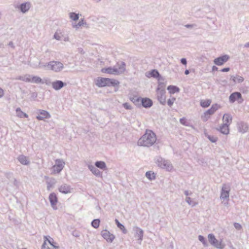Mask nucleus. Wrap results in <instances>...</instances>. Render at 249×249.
I'll return each instance as SVG.
<instances>
[{
  "label": "nucleus",
  "instance_id": "obj_15",
  "mask_svg": "<svg viewBox=\"0 0 249 249\" xmlns=\"http://www.w3.org/2000/svg\"><path fill=\"white\" fill-rule=\"evenodd\" d=\"M120 84V82L116 80L115 79L109 78H107V87H113L114 88H117V89H115V91H117L119 88V86Z\"/></svg>",
  "mask_w": 249,
  "mask_h": 249
},
{
  "label": "nucleus",
  "instance_id": "obj_60",
  "mask_svg": "<svg viewBox=\"0 0 249 249\" xmlns=\"http://www.w3.org/2000/svg\"><path fill=\"white\" fill-rule=\"evenodd\" d=\"M37 93L36 92H34L32 93L31 97L35 99L37 97Z\"/></svg>",
  "mask_w": 249,
  "mask_h": 249
},
{
  "label": "nucleus",
  "instance_id": "obj_39",
  "mask_svg": "<svg viewBox=\"0 0 249 249\" xmlns=\"http://www.w3.org/2000/svg\"><path fill=\"white\" fill-rule=\"evenodd\" d=\"M70 18L73 21H77L79 18V14L74 12H71L69 14Z\"/></svg>",
  "mask_w": 249,
  "mask_h": 249
},
{
  "label": "nucleus",
  "instance_id": "obj_3",
  "mask_svg": "<svg viewBox=\"0 0 249 249\" xmlns=\"http://www.w3.org/2000/svg\"><path fill=\"white\" fill-rule=\"evenodd\" d=\"M154 161L158 166L161 168L165 169L167 171H171L173 168V166L169 160H165L160 156L155 157Z\"/></svg>",
  "mask_w": 249,
  "mask_h": 249
},
{
  "label": "nucleus",
  "instance_id": "obj_6",
  "mask_svg": "<svg viewBox=\"0 0 249 249\" xmlns=\"http://www.w3.org/2000/svg\"><path fill=\"white\" fill-rule=\"evenodd\" d=\"M220 107V106L217 104H213L210 108L208 109L204 113V116L203 117V120L207 121L208 118L211 115L213 114Z\"/></svg>",
  "mask_w": 249,
  "mask_h": 249
},
{
  "label": "nucleus",
  "instance_id": "obj_20",
  "mask_svg": "<svg viewBox=\"0 0 249 249\" xmlns=\"http://www.w3.org/2000/svg\"><path fill=\"white\" fill-rule=\"evenodd\" d=\"M96 85L99 88L107 87V78L98 77L96 80Z\"/></svg>",
  "mask_w": 249,
  "mask_h": 249
},
{
  "label": "nucleus",
  "instance_id": "obj_40",
  "mask_svg": "<svg viewBox=\"0 0 249 249\" xmlns=\"http://www.w3.org/2000/svg\"><path fill=\"white\" fill-rule=\"evenodd\" d=\"M165 84L164 82H159L156 91H162L165 90Z\"/></svg>",
  "mask_w": 249,
  "mask_h": 249
},
{
  "label": "nucleus",
  "instance_id": "obj_61",
  "mask_svg": "<svg viewBox=\"0 0 249 249\" xmlns=\"http://www.w3.org/2000/svg\"><path fill=\"white\" fill-rule=\"evenodd\" d=\"M4 95V90L0 88V98Z\"/></svg>",
  "mask_w": 249,
  "mask_h": 249
},
{
  "label": "nucleus",
  "instance_id": "obj_43",
  "mask_svg": "<svg viewBox=\"0 0 249 249\" xmlns=\"http://www.w3.org/2000/svg\"><path fill=\"white\" fill-rule=\"evenodd\" d=\"M205 136L212 142H215L218 140V138L217 137H214L213 136L210 135L206 134H205Z\"/></svg>",
  "mask_w": 249,
  "mask_h": 249
},
{
  "label": "nucleus",
  "instance_id": "obj_35",
  "mask_svg": "<svg viewBox=\"0 0 249 249\" xmlns=\"http://www.w3.org/2000/svg\"><path fill=\"white\" fill-rule=\"evenodd\" d=\"M145 177L150 180H154L156 178V174L154 172L149 171L146 172Z\"/></svg>",
  "mask_w": 249,
  "mask_h": 249
},
{
  "label": "nucleus",
  "instance_id": "obj_59",
  "mask_svg": "<svg viewBox=\"0 0 249 249\" xmlns=\"http://www.w3.org/2000/svg\"><path fill=\"white\" fill-rule=\"evenodd\" d=\"M231 80L233 81V83L234 84L236 83V76H234L233 75H231V79H230Z\"/></svg>",
  "mask_w": 249,
  "mask_h": 249
},
{
  "label": "nucleus",
  "instance_id": "obj_47",
  "mask_svg": "<svg viewBox=\"0 0 249 249\" xmlns=\"http://www.w3.org/2000/svg\"><path fill=\"white\" fill-rule=\"evenodd\" d=\"M179 122L182 124H183L186 126L188 125V123L187 121V119L184 117L180 118L179 120Z\"/></svg>",
  "mask_w": 249,
  "mask_h": 249
},
{
  "label": "nucleus",
  "instance_id": "obj_42",
  "mask_svg": "<svg viewBox=\"0 0 249 249\" xmlns=\"http://www.w3.org/2000/svg\"><path fill=\"white\" fill-rule=\"evenodd\" d=\"M142 97H139L136 99L135 101H134V104L138 107H142V105H141V101L142 100Z\"/></svg>",
  "mask_w": 249,
  "mask_h": 249
},
{
  "label": "nucleus",
  "instance_id": "obj_28",
  "mask_svg": "<svg viewBox=\"0 0 249 249\" xmlns=\"http://www.w3.org/2000/svg\"><path fill=\"white\" fill-rule=\"evenodd\" d=\"M229 125L222 124L219 128H217V130L219 131L221 133L227 135L229 133Z\"/></svg>",
  "mask_w": 249,
  "mask_h": 249
},
{
  "label": "nucleus",
  "instance_id": "obj_4",
  "mask_svg": "<svg viewBox=\"0 0 249 249\" xmlns=\"http://www.w3.org/2000/svg\"><path fill=\"white\" fill-rule=\"evenodd\" d=\"M208 238L209 243L214 247L219 249H223L225 248V244L222 243V240L220 239L219 241L215 238L213 234H209Z\"/></svg>",
  "mask_w": 249,
  "mask_h": 249
},
{
  "label": "nucleus",
  "instance_id": "obj_9",
  "mask_svg": "<svg viewBox=\"0 0 249 249\" xmlns=\"http://www.w3.org/2000/svg\"><path fill=\"white\" fill-rule=\"evenodd\" d=\"M64 162L60 159H57L55 160V164L53 166V170L54 172L59 173L64 167Z\"/></svg>",
  "mask_w": 249,
  "mask_h": 249
},
{
  "label": "nucleus",
  "instance_id": "obj_11",
  "mask_svg": "<svg viewBox=\"0 0 249 249\" xmlns=\"http://www.w3.org/2000/svg\"><path fill=\"white\" fill-rule=\"evenodd\" d=\"M146 76L147 77H153L156 78L159 81L162 79L161 75L159 73V71L156 69L152 70L146 73Z\"/></svg>",
  "mask_w": 249,
  "mask_h": 249
},
{
  "label": "nucleus",
  "instance_id": "obj_33",
  "mask_svg": "<svg viewBox=\"0 0 249 249\" xmlns=\"http://www.w3.org/2000/svg\"><path fill=\"white\" fill-rule=\"evenodd\" d=\"M31 82L36 84H43V79L37 76L31 75Z\"/></svg>",
  "mask_w": 249,
  "mask_h": 249
},
{
  "label": "nucleus",
  "instance_id": "obj_37",
  "mask_svg": "<svg viewBox=\"0 0 249 249\" xmlns=\"http://www.w3.org/2000/svg\"><path fill=\"white\" fill-rule=\"evenodd\" d=\"M100 223V219H95L92 221L91 225L93 228L97 229L99 227Z\"/></svg>",
  "mask_w": 249,
  "mask_h": 249
},
{
  "label": "nucleus",
  "instance_id": "obj_36",
  "mask_svg": "<svg viewBox=\"0 0 249 249\" xmlns=\"http://www.w3.org/2000/svg\"><path fill=\"white\" fill-rule=\"evenodd\" d=\"M87 24V22L84 21V18H81L78 23L76 24H73L72 27L76 29L79 28L80 26Z\"/></svg>",
  "mask_w": 249,
  "mask_h": 249
},
{
  "label": "nucleus",
  "instance_id": "obj_30",
  "mask_svg": "<svg viewBox=\"0 0 249 249\" xmlns=\"http://www.w3.org/2000/svg\"><path fill=\"white\" fill-rule=\"evenodd\" d=\"M170 94H174L179 91V89L176 86L170 85L167 88Z\"/></svg>",
  "mask_w": 249,
  "mask_h": 249
},
{
  "label": "nucleus",
  "instance_id": "obj_62",
  "mask_svg": "<svg viewBox=\"0 0 249 249\" xmlns=\"http://www.w3.org/2000/svg\"><path fill=\"white\" fill-rule=\"evenodd\" d=\"M218 69V68L216 66H213L212 67V71H217Z\"/></svg>",
  "mask_w": 249,
  "mask_h": 249
},
{
  "label": "nucleus",
  "instance_id": "obj_41",
  "mask_svg": "<svg viewBox=\"0 0 249 249\" xmlns=\"http://www.w3.org/2000/svg\"><path fill=\"white\" fill-rule=\"evenodd\" d=\"M30 77H31L30 75H27L25 77L20 76L17 78V79L22 80L23 81H25L27 82H31Z\"/></svg>",
  "mask_w": 249,
  "mask_h": 249
},
{
  "label": "nucleus",
  "instance_id": "obj_52",
  "mask_svg": "<svg viewBox=\"0 0 249 249\" xmlns=\"http://www.w3.org/2000/svg\"><path fill=\"white\" fill-rule=\"evenodd\" d=\"M184 26L188 29H193L195 27H196L197 25L196 24H187L185 25Z\"/></svg>",
  "mask_w": 249,
  "mask_h": 249
},
{
  "label": "nucleus",
  "instance_id": "obj_2",
  "mask_svg": "<svg viewBox=\"0 0 249 249\" xmlns=\"http://www.w3.org/2000/svg\"><path fill=\"white\" fill-rule=\"evenodd\" d=\"M39 67H47L55 72L60 71L64 68L63 63L59 61H50L45 65L39 64Z\"/></svg>",
  "mask_w": 249,
  "mask_h": 249
},
{
  "label": "nucleus",
  "instance_id": "obj_19",
  "mask_svg": "<svg viewBox=\"0 0 249 249\" xmlns=\"http://www.w3.org/2000/svg\"><path fill=\"white\" fill-rule=\"evenodd\" d=\"M71 188L70 185L67 184L61 185L58 188V190L61 193L67 194L71 193Z\"/></svg>",
  "mask_w": 249,
  "mask_h": 249
},
{
  "label": "nucleus",
  "instance_id": "obj_57",
  "mask_svg": "<svg viewBox=\"0 0 249 249\" xmlns=\"http://www.w3.org/2000/svg\"><path fill=\"white\" fill-rule=\"evenodd\" d=\"M180 63L184 65H186L187 63V59L185 58H181L180 59Z\"/></svg>",
  "mask_w": 249,
  "mask_h": 249
},
{
  "label": "nucleus",
  "instance_id": "obj_32",
  "mask_svg": "<svg viewBox=\"0 0 249 249\" xmlns=\"http://www.w3.org/2000/svg\"><path fill=\"white\" fill-rule=\"evenodd\" d=\"M95 166L96 167L100 168L102 170H106L107 166L106 163L103 161H97L95 162Z\"/></svg>",
  "mask_w": 249,
  "mask_h": 249
},
{
  "label": "nucleus",
  "instance_id": "obj_25",
  "mask_svg": "<svg viewBox=\"0 0 249 249\" xmlns=\"http://www.w3.org/2000/svg\"><path fill=\"white\" fill-rule=\"evenodd\" d=\"M238 129L240 132L244 133L248 130L247 124L243 122H241L238 124Z\"/></svg>",
  "mask_w": 249,
  "mask_h": 249
},
{
  "label": "nucleus",
  "instance_id": "obj_44",
  "mask_svg": "<svg viewBox=\"0 0 249 249\" xmlns=\"http://www.w3.org/2000/svg\"><path fill=\"white\" fill-rule=\"evenodd\" d=\"M186 201L188 203V204L192 205L193 206H194L196 205V203L192 201L191 197H187L186 198Z\"/></svg>",
  "mask_w": 249,
  "mask_h": 249
},
{
  "label": "nucleus",
  "instance_id": "obj_17",
  "mask_svg": "<svg viewBox=\"0 0 249 249\" xmlns=\"http://www.w3.org/2000/svg\"><path fill=\"white\" fill-rule=\"evenodd\" d=\"M39 113L40 115H38L36 116V119L39 120H43L44 119H48L51 117V115L49 113L44 110H39Z\"/></svg>",
  "mask_w": 249,
  "mask_h": 249
},
{
  "label": "nucleus",
  "instance_id": "obj_16",
  "mask_svg": "<svg viewBox=\"0 0 249 249\" xmlns=\"http://www.w3.org/2000/svg\"><path fill=\"white\" fill-rule=\"evenodd\" d=\"M141 105H142V107L145 108H149L153 106V102L152 100L150 98L145 97L142 98V100L141 101Z\"/></svg>",
  "mask_w": 249,
  "mask_h": 249
},
{
  "label": "nucleus",
  "instance_id": "obj_63",
  "mask_svg": "<svg viewBox=\"0 0 249 249\" xmlns=\"http://www.w3.org/2000/svg\"><path fill=\"white\" fill-rule=\"evenodd\" d=\"M8 45L9 46H10L11 47L13 48H15V46L14 45V43H13L12 41L9 42V43H8Z\"/></svg>",
  "mask_w": 249,
  "mask_h": 249
},
{
  "label": "nucleus",
  "instance_id": "obj_49",
  "mask_svg": "<svg viewBox=\"0 0 249 249\" xmlns=\"http://www.w3.org/2000/svg\"><path fill=\"white\" fill-rule=\"evenodd\" d=\"M236 83H241L244 81V78L239 75H236Z\"/></svg>",
  "mask_w": 249,
  "mask_h": 249
},
{
  "label": "nucleus",
  "instance_id": "obj_21",
  "mask_svg": "<svg viewBox=\"0 0 249 249\" xmlns=\"http://www.w3.org/2000/svg\"><path fill=\"white\" fill-rule=\"evenodd\" d=\"M116 66L118 67L117 68L118 70V75L122 74L125 71L126 64L124 62H118L116 64Z\"/></svg>",
  "mask_w": 249,
  "mask_h": 249
},
{
  "label": "nucleus",
  "instance_id": "obj_26",
  "mask_svg": "<svg viewBox=\"0 0 249 249\" xmlns=\"http://www.w3.org/2000/svg\"><path fill=\"white\" fill-rule=\"evenodd\" d=\"M44 241L43 243L45 242V246L46 245V242L48 243L51 246V248H53V247H58L56 245L57 243L54 241V240L51 238L50 236H45L44 237Z\"/></svg>",
  "mask_w": 249,
  "mask_h": 249
},
{
  "label": "nucleus",
  "instance_id": "obj_5",
  "mask_svg": "<svg viewBox=\"0 0 249 249\" xmlns=\"http://www.w3.org/2000/svg\"><path fill=\"white\" fill-rule=\"evenodd\" d=\"M236 101L239 104H241L244 101L241 93L238 91L232 93L229 96V102L231 103H233Z\"/></svg>",
  "mask_w": 249,
  "mask_h": 249
},
{
  "label": "nucleus",
  "instance_id": "obj_18",
  "mask_svg": "<svg viewBox=\"0 0 249 249\" xmlns=\"http://www.w3.org/2000/svg\"><path fill=\"white\" fill-rule=\"evenodd\" d=\"M101 71L102 72H103V73L118 75L117 68L115 67H109L107 68H104L101 69Z\"/></svg>",
  "mask_w": 249,
  "mask_h": 249
},
{
  "label": "nucleus",
  "instance_id": "obj_13",
  "mask_svg": "<svg viewBox=\"0 0 249 249\" xmlns=\"http://www.w3.org/2000/svg\"><path fill=\"white\" fill-rule=\"evenodd\" d=\"M49 199L52 207L54 210H56L57 208L56 205L58 202V198L56 195L54 193H51L49 196Z\"/></svg>",
  "mask_w": 249,
  "mask_h": 249
},
{
  "label": "nucleus",
  "instance_id": "obj_12",
  "mask_svg": "<svg viewBox=\"0 0 249 249\" xmlns=\"http://www.w3.org/2000/svg\"><path fill=\"white\" fill-rule=\"evenodd\" d=\"M102 237L107 240V242L112 243L115 239V236L111 234L107 230H103L101 231Z\"/></svg>",
  "mask_w": 249,
  "mask_h": 249
},
{
  "label": "nucleus",
  "instance_id": "obj_55",
  "mask_svg": "<svg viewBox=\"0 0 249 249\" xmlns=\"http://www.w3.org/2000/svg\"><path fill=\"white\" fill-rule=\"evenodd\" d=\"M53 38L57 40H61V37L59 35L57 32H56L53 35Z\"/></svg>",
  "mask_w": 249,
  "mask_h": 249
},
{
  "label": "nucleus",
  "instance_id": "obj_8",
  "mask_svg": "<svg viewBox=\"0 0 249 249\" xmlns=\"http://www.w3.org/2000/svg\"><path fill=\"white\" fill-rule=\"evenodd\" d=\"M230 191V186L226 184H224L221 191L220 198L226 199L229 197V193Z\"/></svg>",
  "mask_w": 249,
  "mask_h": 249
},
{
  "label": "nucleus",
  "instance_id": "obj_56",
  "mask_svg": "<svg viewBox=\"0 0 249 249\" xmlns=\"http://www.w3.org/2000/svg\"><path fill=\"white\" fill-rule=\"evenodd\" d=\"M5 177L8 178L10 179L13 177V173L11 172H7L5 174Z\"/></svg>",
  "mask_w": 249,
  "mask_h": 249
},
{
  "label": "nucleus",
  "instance_id": "obj_24",
  "mask_svg": "<svg viewBox=\"0 0 249 249\" xmlns=\"http://www.w3.org/2000/svg\"><path fill=\"white\" fill-rule=\"evenodd\" d=\"M89 169L90 171L96 177H101L102 172H101L99 170H98L96 166H93L92 165H89L88 166Z\"/></svg>",
  "mask_w": 249,
  "mask_h": 249
},
{
  "label": "nucleus",
  "instance_id": "obj_64",
  "mask_svg": "<svg viewBox=\"0 0 249 249\" xmlns=\"http://www.w3.org/2000/svg\"><path fill=\"white\" fill-rule=\"evenodd\" d=\"M14 184L15 186H16L17 187L18 186V182L16 179H14Z\"/></svg>",
  "mask_w": 249,
  "mask_h": 249
},
{
  "label": "nucleus",
  "instance_id": "obj_51",
  "mask_svg": "<svg viewBox=\"0 0 249 249\" xmlns=\"http://www.w3.org/2000/svg\"><path fill=\"white\" fill-rule=\"evenodd\" d=\"M72 235L75 237H79L80 235V232L77 230H74L72 232Z\"/></svg>",
  "mask_w": 249,
  "mask_h": 249
},
{
  "label": "nucleus",
  "instance_id": "obj_29",
  "mask_svg": "<svg viewBox=\"0 0 249 249\" xmlns=\"http://www.w3.org/2000/svg\"><path fill=\"white\" fill-rule=\"evenodd\" d=\"M232 117L229 114H225L223 116V124L229 125L231 122Z\"/></svg>",
  "mask_w": 249,
  "mask_h": 249
},
{
  "label": "nucleus",
  "instance_id": "obj_22",
  "mask_svg": "<svg viewBox=\"0 0 249 249\" xmlns=\"http://www.w3.org/2000/svg\"><path fill=\"white\" fill-rule=\"evenodd\" d=\"M133 231L135 232V237H138V240L142 241L143 236V231L142 229L138 227H134Z\"/></svg>",
  "mask_w": 249,
  "mask_h": 249
},
{
  "label": "nucleus",
  "instance_id": "obj_46",
  "mask_svg": "<svg viewBox=\"0 0 249 249\" xmlns=\"http://www.w3.org/2000/svg\"><path fill=\"white\" fill-rule=\"evenodd\" d=\"M17 116L20 118H27L28 117V115L23 112V111H20V112H19L17 114Z\"/></svg>",
  "mask_w": 249,
  "mask_h": 249
},
{
  "label": "nucleus",
  "instance_id": "obj_34",
  "mask_svg": "<svg viewBox=\"0 0 249 249\" xmlns=\"http://www.w3.org/2000/svg\"><path fill=\"white\" fill-rule=\"evenodd\" d=\"M212 102L211 100L207 99V100H202L200 101V105L201 107L203 108L208 107L211 105Z\"/></svg>",
  "mask_w": 249,
  "mask_h": 249
},
{
  "label": "nucleus",
  "instance_id": "obj_53",
  "mask_svg": "<svg viewBox=\"0 0 249 249\" xmlns=\"http://www.w3.org/2000/svg\"><path fill=\"white\" fill-rule=\"evenodd\" d=\"M46 84L47 85L49 86L52 85V82L51 81V80L49 78L44 79H43V84Z\"/></svg>",
  "mask_w": 249,
  "mask_h": 249
},
{
  "label": "nucleus",
  "instance_id": "obj_7",
  "mask_svg": "<svg viewBox=\"0 0 249 249\" xmlns=\"http://www.w3.org/2000/svg\"><path fill=\"white\" fill-rule=\"evenodd\" d=\"M229 59V55L224 54L215 58L213 60V63L217 66H221L227 62Z\"/></svg>",
  "mask_w": 249,
  "mask_h": 249
},
{
  "label": "nucleus",
  "instance_id": "obj_31",
  "mask_svg": "<svg viewBox=\"0 0 249 249\" xmlns=\"http://www.w3.org/2000/svg\"><path fill=\"white\" fill-rule=\"evenodd\" d=\"M115 222L117 227L120 229L124 234H126L127 232V231L125 229L124 225L121 223L117 219H115Z\"/></svg>",
  "mask_w": 249,
  "mask_h": 249
},
{
  "label": "nucleus",
  "instance_id": "obj_45",
  "mask_svg": "<svg viewBox=\"0 0 249 249\" xmlns=\"http://www.w3.org/2000/svg\"><path fill=\"white\" fill-rule=\"evenodd\" d=\"M175 100L176 98L175 97H172V98L169 99L167 101V105L171 107L173 105Z\"/></svg>",
  "mask_w": 249,
  "mask_h": 249
},
{
  "label": "nucleus",
  "instance_id": "obj_48",
  "mask_svg": "<svg viewBox=\"0 0 249 249\" xmlns=\"http://www.w3.org/2000/svg\"><path fill=\"white\" fill-rule=\"evenodd\" d=\"M123 107L126 109L131 110L132 107L128 103H124L123 104Z\"/></svg>",
  "mask_w": 249,
  "mask_h": 249
},
{
  "label": "nucleus",
  "instance_id": "obj_1",
  "mask_svg": "<svg viewBox=\"0 0 249 249\" xmlns=\"http://www.w3.org/2000/svg\"><path fill=\"white\" fill-rule=\"evenodd\" d=\"M156 140V134L151 130L146 129L144 134L139 139L138 145L150 147L155 143Z\"/></svg>",
  "mask_w": 249,
  "mask_h": 249
},
{
  "label": "nucleus",
  "instance_id": "obj_54",
  "mask_svg": "<svg viewBox=\"0 0 249 249\" xmlns=\"http://www.w3.org/2000/svg\"><path fill=\"white\" fill-rule=\"evenodd\" d=\"M233 225L234 228L237 230H240L242 229V226L238 223H234Z\"/></svg>",
  "mask_w": 249,
  "mask_h": 249
},
{
  "label": "nucleus",
  "instance_id": "obj_14",
  "mask_svg": "<svg viewBox=\"0 0 249 249\" xmlns=\"http://www.w3.org/2000/svg\"><path fill=\"white\" fill-rule=\"evenodd\" d=\"M67 83L63 82L61 80H57L52 82V86L53 88L55 90H59L62 88L65 87Z\"/></svg>",
  "mask_w": 249,
  "mask_h": 249
},
{
  "label": "nucleus",
  "instance_id": "obj_58",
  "mask_svg": "<svg viewBox=\"0 0 249 249\" xmlns=\"http://www.w3.org/2000/svg\"><path fill=\"white\" fill-rule=\"evenodd\" d=\"M230 70V68L229 67H226L222 69L220 71L222 72H228Z\"/></svg>",
  "mask_w": 249,
  "mask_h": 249
},
{
  "label": "nucleus",
  "instance_id": "obj_50",
  "mask_svg": "<svg viewBox=\"0 0 249 249\" xmlns=\"http://www.w3.org/2000/svg\"><path fill=\"white\" fill-rule=\"evenodd\" d=\"M59 248V247H53V248H49L48 247H47L46 246H45V243H43L41 246V249H58Z\"/></svg>",
  "mask_w": 249,
  "mask_h": 249
},
{
  "label": "nucleus",
  "instance_id": "obj_23",
  "mask_svg": "<svg viewBox=\"0 0 249 249\" xmlns=\"http://www.w3.org/2000/svg\"><path fill=\"white\" fill-rule=\"evenodd\" d=\"M18 7L22 13H25L29 10L30 3L28 2H23L19 5Z\"/></svg>",
  "mask_w": 249,
  "mask_h": 249
},
{
  "label": "nucleus",
  "instance_id": "obj_27",
  "mask_svg": "<svg viewBox=\"0 0 249 249\" xmlns=\"http://www.w3.org/2000/svg\"><path fill=\"white\" fill-rule=\"evenodd\" d=\"M18 160L23 165H28L30 164V161L27 159V158L23 155H19Z\"/></svg>",
  "mask_w": 249,
  "mask_h": 249
},
{
  "label": "nucleus",
  "instance_id": "obj_38",
  "mask_svg": "<svg viewBox=\"0 0 249 249\" xmlns=\"http://www.w3.org/2000/svg\"><path fill=\"white\" fill-rule=\"evenodd\" d=\"M198 239L200 242H201L204 247H208V244L207 243L206 239L202 235H199L198 237Z\"/></svg>",
  "mask_w": 249,
  "mask_h": 249
},
{
  "label": "nucleus",
  "instance_id": "obj_10",
  "mask_svg": "<svg viewBox=\"0 0 249 249\" xmlns=\"http://www.w3.org/2000/svg\"><path fill=\"white\" fill-rule=\"evenodd\" d=\"M166 91H156L157 98L158 101L162 105H165L166 104Z\"/></svg>",
  "mask_w": 249,
  "mask_h": 249
}]
</instances>
